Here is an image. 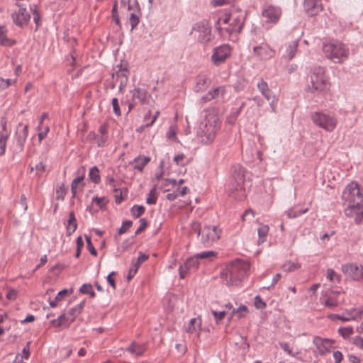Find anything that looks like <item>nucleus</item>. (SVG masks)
<instances>
[{
	"label": "nucleus",
	"mask_w": 363,
	"mask_h": 363,
	"mask_svg": "<svg viewBox=\"0 0 363 363\" xmlns=\"http://www.w3.org/2000/svg\"><path fill=\"white\" fill-rule=\"evenodd\" d=\"M250 263L235 259L225 266L220 273L222 283L227 286H239L249 274Z\"/></svg>",
	"instance_id": "1"
},
{
	"label": "nucleus",
	"mask_w": 363,
	"mask_h": 363,
	"mask_svg": "<svg viewBox=\"0 0 363 363\" xmlns=\"http://www.w3.org/2000/svg\"><path fill=\"white\" fill-rule=\"evenodd\" d=\"M243 22V14L239 11H234L230 13H224L219 17L216 28L223 38L230 39L232 34L241 31Z\"/></svg>",
	"instance_id": "2"
},
{
	"label": "nucleus",
	"mask_w": 363,
	"mask_h": 363,
	"mask_svg": "<svg viewBox=\"0 0 363 363\" xmlns=\"http://www.w3.org/2000/svg\"><path fill=\"white\" fill-rule=\"evenodd\" d=\"M220 121L218 115L213 113H209L206 115L204 121L201 123L197 133L200 142L204 145L212 143L220 128Z\"/></svg>",
	"instance_id": "3"
},
{
	"label": "nucleus",
	"mask_w": 363,
	"mask_h": 363,
	"mask_svg": "<svg viewBox=\"0 0 363 363\" xmlns=\"http://www.w3.org/2000/svg\"><path fill=\"white\" fill-rule=\"evenodd\" d=\"M310 84L308 91L311 93H323L330 89L329 77L323 67H316L311 69L309 74Z\"/></svg>",
	"instance_id": "4"
},
{
	"label": "nucleus",
	"mask_w": 363,
	"mask_h": 363,
	"mask_svg": "<svg viewBox=\"0 0 363 363\" xmlns=\"http://www.w3.org/2000/svg\"><path fill=\"white\" fill-rule=\"evenodd\" d=\"M323 50L325 57L335 63H342L349 56V49L342 43H325Z\"/></svg>",
	"instance_id": "5"
},
{
	"label": "nucleus",
	"mask_w": 363,
	"mask_h": 363,
	"mask_svg": "<svg viewBox=\"0 0 363 363\" xmlns=\"http://www.w3.org/2000/svg\"><path fill=\"white\" fill-rule=\"evenodd\" d=\"M313 123L327 132H333L337 125V119L335 114L327 111H316L311 114Z\"/></svg>",
	"instance_id": "6"
},
{
	"label": "nucleus",
	"mask_w": 363,
	"mask_h": 363,
	"mask_svg": "<svg viewBox=\"0 0 363 363\" xmlns=\"http://www.w3.org/2000/svg\"><path fill=\"white\" fill-rule=\"evenodd\" d=\"M191 230L201 236V242L207 246L217 241L221 233L220 230L215 225L204 226L201 229L199 223L196 222L191 224Z\"/></svg>",
	"instance_id": "7"
},
{
	"label": "nucleus",
	"mask_w": 363,
	"mask_h": 363,
	"mask_svg": "<svg viewBox=\"0 0 363 363\" xmlns=\"http://www.w3.org/2000/svg\"><path fill=\"white\" fill-rule=\"evenodd\" d=\"M342 198L347 207L363 203V194L359 184L354 182H351L345 188Z\"/></svg>",
	"instance_id": "8"
},
{
	"label": "nucleus",
	"mask_w": 363,
	"mask_h": 363,
	"mask_svg": "<svg viewBox=\"0 0 363 363\" xmlns=\"http://www.w3.org/2000/svg\"><path fill=\"white\" fill-rule=\"evenodd\" d=\"M84 306V302L80 303L68 311L67 313L61 315L57 319L52 320L51 323L55 327L69 326L82 313Z\"/></svg>",
	"instance_id": "9"
},
{
	"label": "nucleus",
	"mask_w": 363,
	"mask_h": 363,
	"mask_svg": "<svg viewBox=\"0 0 363 363\" xmlns=\"http://www.w3.org/2000/svg\"><path fill=\"white\" fill-rule=\"evenodd\" d=\"M191 34L202 43L209 42L212 38L211 30L208 21L196 23L192 28Z\"/></svg>",
	"instance_id": "10"
},
{
	"label": "nucleus",
	"mask_w": 363,
	"mask_h": 363,
	"mask_svg": "<svg viewBox=\"0 0 363 363\" xmlns=\"http://www.w3.org/2000/svg\"><path fill=\"white\" fill-rule=\"evenodd\" d=\"M244 179L238 175L228 185V194L236 200H242L246 196V191L243 187Z\"/></svg>",
	"instance_id": "11"
},
{
	"label": "nucleus",
	"mask_w": 363,
	"mask_h": 363,
	"mask_svg": "<svg viewBox=\"0 0 363 363\" xmlns=\"http://www.w3.org/2000/svg\"><path fill=\"white\" fill-rule=\"evenodd\" d=\"M341 269L347 279L357 281H363V266L347 263L342 266Z\"/></svg>",
	"instance_id": "12"
},
{
	"label": "nucleus",
	"mask_w": 363,
	"mask_h": 363,
	"mask_svg": "<svg viewBox=\"0 0 363 363\" xmlns=\"http://www.w3.org/2000/svg\"><path fill=\"white\" fill-rule=\"evenodd\" d=\"M232 49L228 45H223L214 48L211 55L213 63L218 66L225 62L230 57Z\"/></svg>",
	"instance_id": "13"
},
{
	"label": "nucleus",
	"mask_w": 363,
	"mask_h": 363,
	"mask_svg": "<svg viewBox=\"0 0 363 363\" xmlns=\"http://www.w3.org/2000/svg\"><path fill=\"white\" fill-rule=\"evenodd\" d=\"M282 15L280 8L269 5L263 9L262 16L266 23L276 24Z\"/></svg>",
	"instance_id": "14"
},
{
	"label": "nucleus",
	"mask_w": 363,
	"mask_h": 363,
	"mask_svg": "<svg viewBox=\"0 0 363 363\" xmlns=\"http://www.w3.org/2000/svg\"><path fill=\"white\" fill-rule=\"evenodd\" d=\"M345 301V293L333 291L323 298V304L330 308H334L343 303Z\"/></svg>",
	"instance_id": "15"
},
{
	"label": "nucleus",
	"mask_w": 363,
	"mask_h": 363,
	"mask_svg": "<svg viewBox=\"0 0 363 363\" xmlns=\"http://www.w3.org/2000/svg\"><path fill=\"white\" fill-rule=\"evenodd\" d=\"M313 343L315 346V352L319 355H325L330 352L335 341L331 339L323 338L316 336L313 338Z\"/></svg>",
	"instance_id": "16"
},
{
	"label": "nucleus",
	"mask_w": 363,
	"mask_h": 363,
	"mask_svg": "<svg viewBox=\"0 0 363 363\" xmlns=\"http://www.w3.org/2000/svg\"><path fill=\"white\" fill-rule=\"evenodd\" d=\"M257 89L267 100L271 101L269 102V105L271 106L272 111L273 112H276L277 99L274 95H272V92L269 89L267 83L263 79H261L257 83Z\"/></svg>",
	"instance_id": "17"
},
{
	"label": "nucleus",
	"mask_w": 363,
	"mask_h": 363,
	"mask_svg": "<svg viewBox=\"0 0 363 363\" xmlns=\"http://www.w3.org/2000/svg\"><path fill=\"white\" fill-rule=\"evenodd\" d=\"M254 54L262 60H267L275 55V51L267 44L256 46L253 49Z\"/></svg>",
	"instance_id": "18"
},
{
	"label": "nucleus",
	"mask_w": 363,
	"mask_h": 363,
	"mask_svg": "<svg viewBox=\"0 0 363 363\" xmlns=\"http://www.w3.org/2000/svg\"><path fill=\"white\" fill-rule=\"evenodd\" d=\"M305 11L310 16H314L322 11L323 7L319 0H305L303 3Z\"/></svg>",
	"instance_id": "19"
},
{
	"label": "nucleus",
	"mask_w": 363,
	"mask_h": 363,
	"mask_svg": "<svg viewBox=\"0 0 363 363\" xmlns=\"http://www.w3.org/2000/svg\"><path fill=\"white\" fill-rule=\"evenodd\" d=\"M30 18V13L26 9L23 7H19L18 11H16L12 14L13 22L21 27L26 25L28 23Z\"/></svg>",
	"instance_id": "20"
},
{
	"label": "nucleus",
	"mask_w": 363,
	"mask_h": 363,
	"mask_svg": "<svg viewBox=\"0 0 363 363\" xmlns=\"http://www.w3.org/2000/svg\"><path fill=\"white\" fill-rule=\"evenodd\" d=\"M226 92V89L225 86H224L216 87L212 89V90L209 91L204 96H203L201 100L203 101V103H206L215 99H224Z\"/></svg>",
	"instance_id": "21"
},
{
	"label": "nucleus",
	"mask_w": 363,
	"mask_h": 363,
	"mask_svg": "<svg viewBox=\"0 0 363 363\" xmlns=\"http://www.w3.org/2000/svg\"><path fill=\"white\" fill-rule=\"evenodd\" d=\"M202 319L200 316L191 318L185 328V331L190 334H196L197 337H200L201 330Z\"/></svg>",
	"instance_id": "22"
},
{
	"label": "nucleus",
	"mask_w": 363,
	"mask_h": 363,
	"mask_svg": "<svg viewBox=\"0 0 363 363\" xmlns=\"http://www.w3.org/2000/svg\"><path fill=\"white\" fill-rule=\"evenodd\" d=\"M108 201L106 197H94L89 207V211L91 214L102 210L106 207Z\"/></svg>",
	"instance_id": "23"
},
{
	"label": "nucleus",
	"mask_w": 363,
	"mask_h": 363,
	"mask_svg": "<svg viewBox=\"0 0 363 363\" xmlns=\"http://www.w3.org/2000/svg\"><path fill=\"white\" fill-rule=\"evenodd\" d=\"M145 350L146 346L145 344H139L136 342H133L127 348V351L137 357L143 355Z\"/></svg>",
	"instance_id": "24"
},
{
	"label": "nucleus",
	"mask_w": 363,
	"mask_h": 363,
	"mask_svg": "<svg viewBox=\"0 0 363 363\" xmlns=\"http://www.w3.org/2000/svg\"><path fill=\"white\" fill-rule=\"evenodd\" d=\"M150 161V158L149 157L140 155L133 160V168L142 172Z\"/></svg>",
	"instance_id": "25"
},
{
	"label": "nucleus",
	"mask_w": 363,
	"mask_h": 363,
	"mask_svg": "<svg viewBox=\"0 0 363 363\" xmlns=\"http://www.w3.org/2000/svg\"><path fill=\"white\" fill-rule=\"evenodd\" d=\"M16 43L15 40L7 37V29L5 26H0V44L11 47Z\"/></svg>",
	"instance_id": "26"
},
{
	"label": "nucleus",
	"mask_w": 363,
	"mask_h": 363,
	"mask_svg": "<svg viewBox=\"0 0 363 363\" xmlns=\"http://www.w3.org/2000/svg\"><path fill=\"white\" fill-rule=\"evenodd\" d=\"M77 223L74 212H71L69 216V220L67 226V235H71L77 229Z\"/></svg>",
	"instance_id": "27"
},
{
	"label": "nucleus",
	"mask_w": 363,
	"mask_h": 363,
	"mask_svg": "<svg viewBox=\"0 0 363 363\" xmlns=\"http://www.w3.org/2000/svg\"><path fill=\"white\" fill-rule=\"evenodd\" d=\"M248 312L249 311L247 307L245 305H242L238 308L233 309L230 319H232L235 316L238 317V318H244L247 315Z\"/></svg>",
	"instance_id": "28"
},
{
	"label": "nucleus",
	"mask_w": 363,
	"mask_h": 363,
	"mask_svg": "<svg viewBox=\"0 0 363 363\" xmlns=\"http://www.w3.org/2000/svg\"><path fill=\"white\" fill-rule=\"evenodd\" d=\"M269 227L267 225L262 224L259 227L258 232V244H262L267 240V237L269 233Z\"/></svg>",
	"instance_id": "29"
},
{
	"label": "nucleus",
	"mask_w": 363,
	"mask_h": 363,
	"mask_svg": "<svg viewBox=\"0 0 363 363\" xmlns=\"http://www.w3.org/2000/svg\"><path fill=\"white\" fill-rule=\"evenodd\" d=\"M345 313L349 318H352V320H356L363 314V306L358 308L345 310Z\"/></svg>",
	"instance_id": "30"
},
{
	"label": "nucleus",
	"mask_w": 363,
	"mask_h": 363,
	"mask_svg": "<svg viewBox=\"0 0 363 363\" xmlns=\"http://www.w3.org/2000/svg\"><path fill=\"white\" fill-rule=\"evenodd\" d=\"M301 268V264L298 262L286 261L282 265V269L284 272H295Z\"/></svg>",
	"instance_id": "31"
},
{
	"label": "nucleus",
	"mask_w": 363,
	"mask_h": 363,
	"mask_svg": "<svg viewBox=\"0 0 363 363\" xmlns=\"http://www.w3.org/2000/svg\"><path fill=\"white\" fill-rule=\"evenodd\" d=\"M11 131L7 126V120L6 117H1L0 120V136L9 138Z\"/></svg>",
	"instance_id": "32"
},
{
	"label": "nucleus",
	"mask_w": 363,
	"mask_h": 363,
	"mask_svg": "<svg viewBox=\"0 0 363 363\" xmlns=\"http://www.w3.org/2000/svg\"><path fill=\"white\" fill-rule=\"evenodd\" d=\"M89 178L91 182L95 184H99L101 182V177L99 174V169L97 167H93L89 170Z\"/></svg>",
	"instance_id": "33"
},
{
	"label": "nucleus",
	"mask_w": 363,
	"mask_h": 363,
	"mask_svg": "<svg viewBox=\"0 0 363 363\" xmlns=\"http://www.w3.org/2000/svg\"><path fill=\"white\" fill-rule=\"evenodd\" d=\"M196 257L199 259H207L209 261L213 260L217 256V252L214 251H205L196 255Z\"/></svg>",
	"instance_id": "34"
},
{
	"label": "nucleus",
	"mask_w": 363,
	"mask_h": 363,
	"mask_svg": "<svg viewBox=\"0 0 363 363\" xmlns=\"http://www.w3.org/2000/svg\"><path fill=\"white\" fill-rule=\"evenodd\" d=\"M84 177V175L79 176V177H77V178H75L72 181V185H71V190H72V193L74 196H76L78 189H81V187L79 186L82 184Z\"/></svg>",
	"instance_id": "35"
},
{
	"label": "nucleus",
	"mask_w": 363,
	"mask_h": 363,
	"mask_svg": "<svg viewBox=\"0 0 363 363\" xmlns=\"http://www.w3.org/2000/svg\"><path fill=\"white\" fill-rule=\"evenodd\" d=\"M200 264L199 260L195 255L192 257L188 259L185 262V269L189 270L191 268H198Z\"/></svg>",
	"instance_id": "36"
},
{
	"label": "nucleus",
	"mask_w": 363,
	"mask_h": 363,
	"mask_svg": "<svg viewBox=\"0 0 363 363\" xmlns=\"http://www.w3.org/2000/svg\"><path fill=\"white\" fill-rule=\"evenodd\" d=\"M174 162L178 166H185L189 161L183 153L178 154L174 157Z\"/></svg>",
	"instance_id": "37"
},
{
	"label": "nucleus",
	"mask_w": 363,
	"mask_h": 363,
	"mask_svg": "<svg viewBox=\"0 0 363 363\" xmlns=\"http://www.w3.org/2000/svg\"><path fill=\"white\" fill-rule=\"evenodd\" d=\"M298 46L297 41H293L286 49V57L289 60H291L296 54Z\"/></svg>",
	"instance_id": "38"
},
{
	"label": "nucleus",
	"mask_w": 363,
	"mask_h": 363,
	"mask_svg": "<svg viewBox=\"0 0 363 363\" xmlns=\"http://www.w3.org/2000/svg\"><path fill=\"white\" fill-rule=\"evenodd\" d=\"M354 333L352 327H341L338 329V333L344 338L350 337Z\"/></svg>",
	"instance_id": "39"
},
{
	"label": "nucleus",
	"mask_w": 363,
	"mask_h": 363,
	"mask_svg": "<svg viewBox=\"0 0 363 363\" xmlns=\"http://www.w3.org/2000/svg\"><path fill=\"white\" fill-rule=\"evenodd\" d=\"M326 276L328 279H329L331 282L339 283L340 281V276L333 269H328L327 270Z\"/></svg>",
	"instance_id": "40"
},
{
	"label": "nucleus",
	"mask_w": 363,
	"mask_h": 363,
	"mask_svg": "<svg viewBox=\"0 0 363 363\" xmlns=\"http://www.w3.org/2000/svg\"><path fill=\"white\" fill-rule=\"evenodd\" d=\"M157 200V194L156 189H151L147 195L146 203L149 205L155 204Z\"/></svg>",
	"instance_id": "41"
},
{
	"label": "nucleus",
	"mask_w": 363,
	"mask_h": 363,
	"mask_svg": "<svg viewBox=\"0 0 363 363\" xmlns=\"http://www.w3.org/2000/svg\"><path fill=\"white\" fill-rule=\"evenodd\" d=\"M73 290L71 289H63L60 291L55 296L56 301L58 302L64 301L67 296L72 294Z\"/></svg>",
	"instance_id": "42"
},
{
	"label": "nucleus",
	"mask_w": 363,
	"mask_h": 363,
	"mask_svg": "<svg viewBox=\"0 0 363 363\" xmlns=\"http://www.w3.org/2000/svg\"><path fill=\"white\" fill-rule=\"evenodd\" d=\"M212 314L216 320V324H219L226 315L227 311L223 310L221 311H212Z\"/></svg>",
	"instance_id": "43"
},
{
	"label": "nucleus",
	"mask_w": 363,
	"mask_h": 363,
	"mask_svg": "<svg viewBox=\"0 0 363 363\" xmlns=\"http://www.w3.org/2000/svg\"><path fill=\"white\" fill-rule=\"evenodd\" d=\"M16 79H4L3 78H0V92L6 89H7L9 86L12 84H15L16 83Z\"/></svg>",
	"instance_id": "44"
},
{
	"label": "nucleus",
	"mask_w": 363,
	"mask_h": 363,
	"mask_svg": "<svg viewBox=\"0 0 363 363\" xmlns=\"http://www.w3.org/2000/svg\"><path fill=\"white\" fill-rule=\"evenodd\" d=\"M66 188L63 184L59 185L56 188V199L57 200H63L66 195Z\"/></svg>",
	"instance_id": "45"
},
{
	"label": "nucleus",
	"mask_w": 363,
	"mask_h": 363,
	"mask_svg": "<svg viewBox=\"0 0 363 363\" xmlns=\"http://www.w3.org/2000/svg\"><path fill=\"white\" fill-rule=\"evenodd\" d=\"M133 97L139 99L142 103H145L147 99V93L142 89H136L133 94Z\"/></svg>",
	"instance_id": "46"
},
{
	"label": "nucleus",
	"mask_w": 363,
	"mask_h": 363,
	"mask_svg": "<svg viewBox=\"0 0 363 363\" xmlns=\"http://www.w3.org/2000/svg\"><path fill=\"white\" fill-rule=\"evenodd\" d=\"M145 208L142 206H134L131 208V213L133 216L139 218L145 213Z\"/></svg>",
	"instance_id": "47"
},
{
	"label": "nucleus",
	"mask_w": 363,
	"mask_h": 363,
	"mask_svg": "<svg viewBox=\"0 0 363 363\" xmlns=\"http://www.w3.org/2000/svg\"><path fill=\"white\" fill-rule=\"evenodd\" d=\"M167 136L169 140L177 141V128L174 125H171L167 133Z\"/></svg>",
	"instance_id": "48"
},
{
	"label": "nucleus",
	"mask_w": 363,
	"mask_h": 363,
	"mask_svg": "<svg viewBox=\"0 0 363 363\" xmlns=\"http://www.w3.org/2000/svg\"><path fill=\"white\" fill-rule=\"evenodd\" d=\"M34 169L36 172V174L40 177L45 172V166L42 162H39L35 165V168L30 167V172Z\"/></svg>",
	"instance_id": "49"
},
{
	"label": "nucleus",
	"mask_w": 363,
	"mask_h": 363,
	"mask_svg": "<svg viewBox=\"0 0 363 363\" xmlns=\"http://www.w3.org/2000/svg\"><path fill=\"white\" fill-rule=\"evenodd\" d=\"M38 130H39L38 138H39L40 142H41L47 136V135L50 130V128L48 126H45V127L39 126Z\"/></svg>",
	"instance_id": "50"
},
{
	"label": "nucleus",
	"mask_w": 363,
	"mask_h": 363,
	"mask_svg": "<svg viewBox=\"0 0 363 363\" xmlns=\"http://www.w3.org/2000/svg\"><path fill=\"white\" fill-rule=\"evenodd\" d=\"M265 302L259 296H256L255 298V306L257 309H263L266 308Z\"/></svg>",
	"instance_id": "51"
},
{
	"label": "nucleus",
	"mask_w": 363,
	"mask_h": 363,
	"mask_svg": "<svg viewBox=\"0 0 363 363\" xmlns=\"http://www.w3.org/2000/svg\"><path fill=\"white\" fill-rule=\"evenodd\" d=\"M9 138H4V136H0V156L4 155L6 152V147L7 144V140Z\"/></svg>",
	"instance_id": "52"
},
{
	"label": "nucleus",
	"mask_w": 363,
	"mask_h": 363,
	"mask_svg": "<svg viewBox=\"0 0 363 363\" xmlns=\"http://www.w3.org/2000/svg\"><path fill=\"white\" fill-rule=\"evenodd\" d=\"M132 222L126 220L123 223L122 226L118 230V234L122 235L126 233L131 227Z\"/></svg>",
	"instance_id": "53"
},
{
	"label": "nucleus",
	"mask_w": 363,
	"mask_h": 363,
	"mask_svg": "<svg viewBox=\"0 0 363 363\" xmlns=\"http://www.w3.org/2000/svg\"><path fill=\"white\" fill-rule=\"evenodd\" d=\"M308 211V209H305L303 211H294V210H289L287 213L288 217L290 218H296L298 216H300L301 215L306 213Z\"/></svg>",
	"instance_id": "54"
},
{
	"label": "nucleus",
	"mask_w": 363,
	"mask_h": 363,
	"mask_svg": "<svg viewBox=\"0 0 363 363\" xmlns=\"http://www.w3.org/2000/svg\"><path fill=\"white\" fill-rule=\"evenodd\" d=\"M280 347L286 352L289 355L294 356L292 348L287 342H279Z\"/></svg>",
	"instance_id": "55"
},
{
	"label": "nucleus",
	"mask_w": 363,
	"mask_h": 363,
	"mask_svg": "<svg viewBox=\"0 0 363 363\" xmlns=\"http://www.w3.org/2000/svg\"><path fill=\"white\" fill-rule=\"evenodd\" d=\"M111 104H112V106H113V109L114 113L116 116H121V112L120 106H119V104H118V99L113 98L112 99Z\"/></svg>",
	"instance_id": "56"
},
{
	"label": "nucleus",
	"mask_w": 363,
	"mask_h": 363,
	"mask_svg": "<svg viewBox=\"0 0 363 363\" xmlns=\"http://www.w3.org/2000/svg\"><path fill=\"white\" fill-rule=\"evenodd\" d=\"M86 240L88 250L90 252V253L92 255L96 257L97 255V252L91 242V238L89 237H86Z\"/></svg>",
	"instance_id": "57"
},
{
	"label": "nucleus",
	"mask_w": 363,
	"mask_h": 363,
	"mask_svg": "<svg viewBox=\"0 0 363 363\" xmlns=\"http://www.w3.org/2000/svg\"><path fill=\"white\" fill-rule=\"evenodd\" d=\"M30 342H27L26 346L22 350V353L19 354L20 355H21V357H23V359H28L30 357Z\"/></svg>",
	"instance_id": "58"
},
{
	"label": "nucleus",
	"mask_w": 363,
	"mask_h": 363,
	"mask_svg": "<svg viewBox=\"0 0 363 363\" xmlns=\"http://www.w3.org/2000/svg\"><path fill=\"white\" fill-rule=\"evenodd\" d=\"M352 343L358 348L363 350V338L359 336H355L352 339Z\"/></svg>",
	"instance_id": "59"
},
{
	"label": "nucleus",
	"mask_w": 363,
	"mask_h": 363,
	"mask_svg": "<svg viewBox=\"0 0 363 363\" xmlns=\"http://www.w3.org/2000/svg\"><path fill=\"white\" fill-rule=\"evenodd\" d=\"M107 139H108V137H105L104 135L102 136V135H99V134L95 136L96 143H97L98 146H99V147L104 145Z\"/></svg>",
	"instance_id": "60"
},
{
	"label": "nucleus",
	"mask_w": 363,
	"mask_h": 363,
	"mask_svg": "<svg viewBox=\"0 0 363 363\" xmlns=\"http://www.w3.org/2000/svg\"><path fill=\"white\" fill-rule=\"evenodd\" d=\"M254 217H255V212L252 209H247L244 212V213L242 216V220L243 221H245L247 219L253 218Z\"/></svg>",
	"instance_id": "61"
},
{
	"label": "nucleus",
	"mask_w": 363,
	"mask_h": 363,
	"mask_svg": "<svg viewBox=\"0 0 363 363\" xmlns=\"http://www.w3.org/2000/svg\"><path fill=\"white\" fill-rule=\"evenodd\" d=\"M129 21L131 24L132 30L137 26V25L138 24V22H139L138 17L135 13H131Z\"/></svg>",
	"instance_id": "62"
},
{
	"label": "nucleus",
	"mask_w": 363,
	"mask_h": 363,
	"mask_svg": "<svg viewBox=\"0 0 363 363\" xmlns=\"http://www.w3.org/2000/svg\"><path fill=\"white\" fill-rule=\"evenodd\" d=\"M18 296V291L16 289H10L6 294V298L9 300L14 301L17 298Z\"/></svg>",
	"instance_id": "63"
},
{
	"label": "nucleus",
	"mask_w": 363,
	"mask_h": 363,
	"mask_svg": "<svg viewBox=\"0 0 363 363\" xmlns=\"http://www.w3.org/2000/svg\"><path fill=\"white\" fill-rule=\"evenodd\" d=\"M92 286L89 284H83L80 289L79 291L82 294H89V292H91Z\"/></svg>",
	"instance_id": "64"
}]
</instances>
